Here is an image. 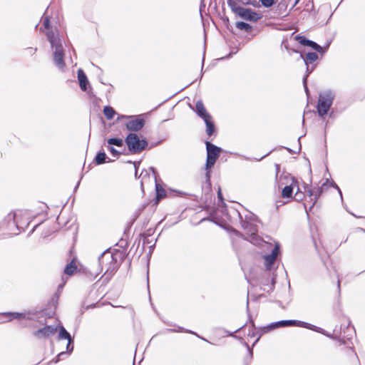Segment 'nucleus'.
Listing matches in <instances>:
<instances>
[{"label":"nucleus","mask_w":365,"mask_h":365,"mask_svg":"<svg viewBox=\"0 0 365 365\" xmlns=\"http://www.w3.org/2000/svg\"><path fill=\"white\" fill-rule=\"evenodd\" d=\"M46 36L53 50V58L55 65L61 70L65 66L63 60L64 49L62 44V40L58 33H54L52 31H48Z\"/></svg>","instance_id":"1"},{"label":"nucleus","mask_w":365,"mask_h":365,"mask_svg":"<svg viewBox=\"0 0 365 365\" xmlns=\"http://www.w3.org/2000/svg\"><path fill=\"white\" fill-rule=\"evenodd\" d=\"M227 5L232 12L246 21H257L262 18L259 14L250 9L241 7L235 0H227Z\"/></svg>","instance_id":"2"},{"label":"nucleus","mask_w":365,"mask_h":365,"mask_svg":"<svg viewBox=\"0 0 365 365\" xmlns=\"http://www.w3.org/2000/svg\"><path fill=\"white\" fill-rule=\"evenodd\" d=\"M334 93L331 91H324L319 93L317 104V112L322 117L327 114L334 99Z\"/></svg>","instance_id":"3"},{"label":"nucleus","mask_w":365,"mask_h":365,"mask_svg":"<svg viewBox=\"0 0 365 365\" xmlns=\"http://www.w3.org/2000/svg\"><path fill=\"white\" fill-rule=\"evenodd\" d=\"M125 143L133 153H140L148 145L147 141L145 139L140 140L135 133H130L125 138Z\"/></svg>","instance_id":"4"},{"label":"nucleus","mask_w":365,"mask_h":365,"mask_svg":"<svg viewBox=\"0 0 365 365\" xmlns=\"http://www.w3.org/2000/svg\"><path fill=\"white\" fill-rule=\"evenodd\" d=\"M207 148V160H206V169L211 168L215 163L220 153V148L212 144L210 142H206Z\"/></svg>","instance_id":"5"},{"label":"nucleus","mask_w":365,"mask_h":365,"mask_svg":"<svg viewBox=\"0 0 365 365\" xmlns=\"http://www.w3.org/2000/svg\"><path fill=\"white\" fill-rule=\"evenodd\" d=\"M301 321L297 320H282L277 322H273L269 324V325L264 327L262 328L261 331L262 334L269 332L271 330L277 329L279 327H289V326H297L301 327Z\"/></svg>","instance_id":"6"},{"label":"nucleus","mask_w":365,"mask_h":365,"mask_svg":"<svg viewBox=\"0 0 365 365\" xmlns=\"http://www.w3.org/2000/svg\"><path fill=\"white\" fill-rule=\"evenodd\" d=\"M120 118H130V120L126 123V128L128 130L136 132L139 131L143 128L145 125V120L140 118H133V116L121 115ZM120 119V117H118Z\"/></svg>","instance_id":"7"},{"label":"nucleus","mask_w":365,"mask_h":365,"mask_svg":"<svg viewBox=\"0 0 365 365\" xmlns=\"http://www.w3.org/2000/svg\"><path fill=\"white\" fill-rule=\"evenodd\" d=\"M279 252V246L278 244L274 245V247L272 250L270 255H265L264 257V265L267 269H271L273 264H274L276 259Z\"/></svg>","instance_id":"8"},{"label":"nucleus","mask_w":365,"mask_h":365,"mask_svg":"<svg viewBox=\"0 0 365 365\" xmlns=\"http://www.w3.org/2000/svg\"><path fill=\"white\" fill-rule=\"evenodd\" d=\"M296 39L301 45L309 46L319 53H324L325 52V49L323 47L314 41L307 39L304 36H298L296 37Z\"/></svg>","instance_id":"9"},{"label":"nucleus","mask_w":365,"mask_h":365,"mask_svg":"<svg viewBox=\"0 0 365 365\" xmlns=\"http://www.w3.org/2000/svg\"><path fill=\"white\" fill-rule=\"evenodd\" d=\"M58 326H46L34 332V336L38 339L46 338L53 335L57 331Z\"/></svg>","instance_id":"10"},{"label":"nucleus","mask_w":365,"mask_h":365,"mask_svg":"<svg viewBox=\"0 0 365 365\" xmlns=\"http://www.w3.org/2000/svg\"><path fill=\"white\" fill-rule=\"evenodd\" d=\"M58 339H67L68 344L66 346L67 351L68 352H71L73 349V346L71 345L72 339L70 334L66 330V329L63 326H59V333L58 336Z\"/></svg>","instance_id":"11"},{"label":"nucleus","mask_w":365,"mask_h":365,"mask_svg":"<svg viewBox=\"0 0 365 365\" xmlns=\"http://www.w3.org/2000/svg\"><path fill=\"white\" fill-rule=\"evenodd\" d=\"M242 227L245 231L246 234L250 235L252 240L255 239L257 232V227L255 225L245 221L242 222Z\"/></svg>","instance_id":"12"},{"label":"nucleus","mask_w":365,"mask_h":365,"mask_svg":"<svg viewBox=\"0 0 365 365\" xmlns=\"http://www.w3.org/2000/svg\"><path fill=\"white\" fill-rule=\"evenodd\" d=\"M290 180H292V183L289 185H286L282 190V196L284 198H288L292 197L293 190L294 189L295 187H297V189L299 190V187L294 179L290 178Z\"/></svg>","instance_id":"13"},{"label":"nucleus","mask_w":365,"mask_h":365,"mask_svg":"<svg viewBox=\"0 0 365 365\" xmlns=\"http://www.w3.org/2000/svg\"><path fill=\"white\" fill-rule=\"evenodd\" d=\"M195 112L203 120L207 118H210V115L207 112L202 102L201 101H198L195 105Z\"/></svg>","instance_id":"14"},{"label":"nucleus","mask_w":365,"mask_h":365,"mask_svg":"<svg viewBox=\"0 0 365 365\" xmlns=\"http://www.w3.org/2000/svg\"><path fill=\"white\" fill-rule=\"evenodd\" d=\"M3 316L6 317L8 321H11L12 319H30L29 313H19V312H7L4 313Z\"/></svg>","instance_id":"15"},{"label":"nucleus","mask_w":365,"mask_h":365,"mask_svg":"<svg viewBox=\"0 0 365 365\" xmlns=\"http://www.w3.org/2000/svg\"><path fill=\"white\" fill-rule=\"evenodd\" d=\"M78 79L79 81L80 88L82 91H86L87 86L89 84L88 78L82 69L78 71Z\"/></svg>","instance_id":"16"},{"label":"nucleus","mask_w":365,"mask_h":365,"mask_svg":"<svg viewBox=\"0 0 365 365\" xmlns=\"http://www.w3.org/2000/svg\"><path fill=\"white\" fill-rule=\"evenodd\" d=\"M327 182H328V180H327L326 182H324L323 185H322V187H314V192H315L314 198H313V199L311 198V200L313 202H312V205L309 207V210H311L312 209V207L314 206L315 203L317 201V199L320 197V195H322V193L323 192V187L325 186Z\"/></svg>","instance_id":"17"},{"label":"nucleus","mask_w":365,"mask_h":365,"mask_svg":"<svg viewBox=\"0 0 365 365\" xmlns=\"http://www.w3.org/2000/svg\"><path fill=\"white\" fill-rule=\"evenodd\" d=\"M301 57L303 58L305 64L307 65V71H309L308 63L316 61L318 58V55L316 53L310 52L308 53L304 58L302 55H301Z\"/></svg>","instance_id":"18"},{"label":"nucleus","mask_w":365,"mask_h":365,"mask_svg":"<svg viewBox=\"0 0 365 365\" xmlns=\"http://www.w3.org/2000/svg\"><path fill=\"white\" fill-rule=\"evenodd\" d=\"M304 327V328H307V329H311V330H313L314 331H317V332H319V333H321L322 334H324L326 336H329V334H326L325 333V331L320 328V327H316L314 325H312L311 324H309V323H307V322H301V327Z\"/></svg>","instance_id":"19"},{"label":"nucleus","mask_w":365,"mask_h":365,"mask_svg":"<svg viewBox=\"0 0 365 365\" xmlns=\"http://www.w3.org/2000/svg\"><path fill=\"white\" fill-rule=\"evenodd\" d=\"M205 123L206 125V133L208 135H211L215 130V126L213 122L212 121V117L204 119Z\"/></svg>","instance_id":"20"},{"label":"nucleus","mask_w":365,"mask_h":365,"mask_svg":"<svg viewBox=\"0 0 365 365\" xmlns=\"http://www.w3.org/2000/svg\"><path fill=\"white\" fill-rule=\"evenodd\" d=\"M77 266L74 260H72L68 264H67L64 269V273L68 275H71L76 270Z\"/></svg>","instance_id":"21"},{"label":"nucleus","mask_w":365,"mask_h":365,"mask_svg":"<svg viewBox=\"0 0 365 365\" xmlns=\"http://www.w3.org/2000/svg\"><path fill=\"white\" fill-rule=\"evenodd\" d=\"M103 113L108 120H111L114 117L115 111L112 107L107 106L103 108Z\"/></svg>","instance_id":"22"},{"label":"nucleus","mask_w":365,"mask_h":365,"mask_svg":"<svg viewBox=\"0 0 365 365\" xmlns=\"http://www.w3.org/2000/svg\"><path fill=\"white\" fill-rule=\"evenodd\" d=\"M106 158H107V156L104 152H99L96 155V158H95L96 163L97 165L103 164V163H106Z\"/></svg>","instance_id":"23"},{"label":"nucleus","mask_w":365,"mask_h":365,"mask_svg":"<svg viewBox=\"0 0 365 365\" xmlns=\"http://www.w3.org/2000/svg\"><path fill=\"white\" fill-rule=\"evenodd\" d=\"M107 143L111 146L122 147L123 145V140L121 138H109L107 140Z\"/></svg>","instance_id":"24"},{"label":"nucleus","mask_w":365,"mask_h":365,"mask_svg":"<svg viewBox=\"0 0 365 365\" xmlns=\"http://www.w3.org/2000/svg\"><path fill=\"white\" fill-rule=\"evenodd\" d=\"M236 27L240 30H244L246 31H249L252 29V26L250 24L243 21L237 22Z\"/></svg>","instance_id":"25"},{"label":"nucleus","mask_w":365,"mask_h":365,"mask_svg":"<svg viewBox=\"0 0 365 365\" xmlns=\"http://www.w3.org/2000/svg\"><path fill=\"white\" fill-rule=\"evenodd\" d=\"M156 194L158 200L163 198L165 196V191L159 185L156 184Z\"/></svg>","instance_id":"26"},{"label":"nucleus","mask_w":365,"mask_h":365,"mask_svg":"<svg viewBox=\"0 0 365 365\" xmlns=\"http://www.w3.org/2000/svg\"><path fill=\"white\" fill-rule=\"evenodd\" d=\"M48 13V9H46V12L44 13L42 19H43V24L45 29H49V16L47 15Z\"/></svg>","instance_id":"27"},{"label":"nucleus","mask_w":365,"mask_h":365,"mask_svg":"<svg viewBox=\"0 0 365 365\" xmlns=\"http://www.w3.org/2000/svg\"><path fill=\"white\" fill-rule=\"evenodd\" d=\"M23 211L19 210L17 212H11L8 215V218L9 220H14L16 224H18V221H16V219L19 217V214H21Z\"/></svg>","instance_id":"28"},{"label":"nucleus","mask_w":365,"mask_h":365,"mask_svg":"<svg viewBox=\"0 0 365 365\" xmlns=\"http://www.w3.org/2000/svg\"><path fill=\"white\" fill-rule=\"evenodd\" d=\"M107 149L108 150H109L110 152V153L116 157V156H118L120 153L119 151H118L117 150H115L113 146L110 145H107Z\"/></svg>","instance_id":"29"},{"label":"nucleus","mask_w":365,"mask_h":365,"mask_svg":"<svg viewBox=\"0 0 365 365\" xmlns=\"http://www.w3.org/2000/svg\"><path fill=\"white\" fill-rule=\"evenodd\" d=\"M262 4L266 7L269 8L274 4V0H259Z\"/></svg>","instance_id":"30"},{"label":"nucleus","mask_w":365,"mask_h":365,"mask_svg":"<svg viewBox=\"0 0 365 365\" xmlns=\"http://www.w3.org/2000/svg\"><path fill=\"white\" fill-rule=\"evenodd\" d=\"M307 192L310 197H314V188H307Z\"/></svg>","instance_id":"31"},{"label":"nucleus","mask_w":365,"mask_h":365,"mask_svg":"<svg viewBox=\"0 0 365 365\" xmlns=\"http://www.w3.org/2000/svg\"><path fill=\"white\" fill-rule=\"evenodd\" d=\"M294 197H295L296 200L299 201L302 199V194L299 193L298 190H297V192L295 193Z\"/></svg>","instance_id":"32"},{"label":"nucleus","mask_w":365,"mask_h":365,"mask_svg":"<svg viewBox=\"0 0 365 365\" xmlns=\"http://www.w3.org/2000/svg\"><path fill=\"white\" fill-rule=\"evenodd\" d=\"M331 185L334 187H335V188H336V189H337V190L339 191V195H340L341 198H342V194H341V190H340L339 187H338V186H337L334 182H331Z\"/></svg>","instance_id":"33"},{"label":"nucleus","mask_w":365,"mask_h":365,"mask_svg":"<svg viewBox=\"0 0 365 365\" xmlns=\"http://www.w3.org/2000/svg\"><path fill=\"white\" fill-rule=\"evenodd\" d=\"M303 81H304V86L305 88V91H306L307 93H308V88L307 86V76L304 77Z\"/></svg>","instance_id":"34"},{"label":"nucleus","mask_w":365,"mask_h":365,"mask_svg":"<svg viewBox=\"0 0 365 365\" xmlns=\"http://www.w3.org/2000/svg\"><path fill=\"white\" fill-rule=\"evenodd\" d=\"M217 197L220 200H222V192H221V190L220 188H219L218 190V192H217Z\"/></svg>","instance_id":"35"},{"label":"nucleus","mask_w":365,"mask_h":365,"mask_svg":"<svg viewBox=\"0 0 365 365\" xmlns=\"http://www.w3.org/2000/svg\"><path fill=\"white\" fill-rule=\"evenodd\" d=\"M206 178H207V181L210 182V171H207V173H206Z\"/></svg>","instance_id":"36"},{"label":"nucleus","mask_w":365,"mask_h":365,"mask_svg":"<svg viewBox=\"0 0 365 365\" xmlns=\"http://www.w3.org/2000/svg\"><path fill=\"white\" fill-rule=\"evenodd\" d=\"M64 354H65L64 352H61V353H60V354L58 355V356H57V357H58V359L55 361V362H56H56H58V360H59V358H60L61 356H63Z\"/></svg>","instance_id":"37"},{"label":"nucleus","mask_w":365,"mask_h":365,"mask_svg":"<svg viewBox=\"0 0 365 365\" xmlns=\"http://www.w3.org/2000/svg\"><path fill=\"white\" fill-rule=\"evenodd\" d=\"M278 6H285V4H284L282 1H281V2L279 4V5H278Z\"/></svg>","instance_id":"38"},{"label":"nucleus","mask_w":365,"mask_h":365,"mask_svg":"<svg viewBox=\"0 0 365 365\" xmlns=\"http://www.w3.org/2000/svg\"><path fill=\"white\" fill-rule=\"evenodd\" d=\"M274 279H272V287H271V289H272V288H273V287H274Z\"/></svg>","instance_id":"39"},{"label":"nucleus","mask_w":365,"mask_h":365,"mask_svg":"<svg viewBox=\"0 0 365 365\" xmlns=\"http://www.w3.org/2000/svg\"><path fill=\"white\" fill-rule=\"evenodd\" d=\"M282 178V176H280V178H279V184H282H282H283V182H281Z\"/></svg>","instance_id":"40"},{"label":"nucleus","mask_w":365,"mask_h":365,"mask_svg":"<svg viewBox=\"0 0 365 365\" xmlns=\"http://www.w3.org/2000/svg\"><path fill=\"white\" fill-rule=\"evenodd\" d=\"M127 365H135L134 361L132 363H128Z\"/></svg>","instance_id":"41"},{"label":"nucleus","mask_w":365,"mask_h":365,"mask_svg":"<svg viewBox=\"0 0 365 365\" xmlns=\"http://www.w3.org/2000/svg\"><path fill=\"white\" fill-rule=\"evenodd\" d=\"M299 1V0H295V3H294V6H295L297 4H298Z\"/></svg>","instance_id":"42"},{"label":"nucleus","mask_w":365,"mask_h":365,"mask_svg":"<svg viewBox=\"0 0 365 365\" xmlns=\"http://www.w3.org/2000/svg\"><path fill=\"white\" fill-rule=\"evenodd\" d=\"M187 332H190V333H191V334H195L193 331H187Z\"/></svg>","instance_id":"43"}]
</instances>
